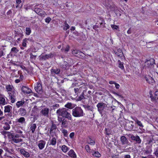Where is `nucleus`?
I'll return each instance as SVG.
<instances>
[{
	"label": "nucleus",
	"mask_w": 158,
	"mask_h": 158,
	"mask_svg": "<svg viewBox=\"0 0 158 158\" xmlns=\"http://www.w3.org/2000/svg\"><path fill=\"white\" fill-rule=\"evenodd\" d=\"M135 121L139 126L141 127H143V126L142 123L140 121L138 120L137 119H136L135 120Z\"/></svg>",
	"instance_id": "58836bf2"
},
{
	"label": "nucleus",
	"mask_w": 158,
	"mask_h": 158,
	"mask_svg": "<svg viewBox=\"0 0 158 158\" xmlns=\"http://www.w3.org/2000/svg\"><path fill=\"white\" fill-rule=\"evenodd\" d=\"M84 54L82 52L79 51L77 54L75 56L79 58L84 59L85 58L84 56Z\"/></svg>",
	"instance_id": "aec40b11"
},
{
	"label": "nucleus",
	"mask_w": 158,
	"mask_h": 158,
	"mask_svg": "<svg viewBox=\"0 0 158 158\" xmlns=\"http://www.w3.org/2000/svg\"><path fill=\"white\" fill-rule=\"evenodd\" d=\"M92 155L94 157H99L101 156V154L98 152H94L92 151L91 152Z\"/></svg>",
	"instance_id": "5701e85b"
},
{
	"label": "nucleus",
	"mask_w": 158,
	"mask_h": 158,
	"mask_svg": "<svg viewBox=\"0 0 158 158\" xmlns=\"http://www.w3.org/2000/svg\"><path fill=\"white\" fill-rule=\"evenodd\" d=\"M64 30H66L69 28V26L67 23L66 22H65L64 23Z\"/></svg>",
	"instance_id": "c03bdc74"
},
{
	"label": "nucleus",
	"mask_w": 158,
	"mask_h": 158,
	"mask_svg": "<svg viewBox=\"0 0 158 158\" xmlns=\"http://www.w3.org/2000/svg\"><path fill=\"white\" fill-rule=\"evenodd\" d=\"M36 128V124L35 123L31 124L30 127V129L32 133H34L35 129Z\"/></svg>",
	"instance_id": "cd10ccee"
},
{
	"label": "nucleus",
	"mask_w": 158,
	"mask_h": 158,
	"mask_svg": "<svg viewBox=\"0 0 158 158\" xmlns=\"http://www.w3.org/2000/svg\"><path fill=\"white\" fill-rule=\"evenodd\" d=\"M111 27L113 29H117L118 28L117 26L114 25H111Z\"/></svg>",
	"instance_id": "3c124183"
},
{
	"label": "nucleus",
	"mask_w": 158,
	"mask_h": 158,
	"mask_svg": "<svg viewBox=\"0 0 158 158\" xmlns=\"http://www.w3.org/2000/svg\"><path fill=\"white\" fill-rule=\"evenodd\" d=\"M68 155L70 157L73 158H76V155L74 151L73 150H71L68 152Z\"/></svg>",
	"instance_id": "a211bd4d"
},
{
	"label": "nucleus",
	"mask_w": 158,
	"mask_h": 158,
	"mask_svg": "<svg viewBox=\"0 0 158 158\" xmlns=\"http://www.w3.org/2000/svg\"><path fill=\"white\" fill-rule=\"evenodd\" d=\"M150 97L152 101L158 102V91H156L153 95L150 94Z\"/></svg>",
	"instance_id": "6e6552de"
},
{
	"label": "nucleus",
	"mask_w": 158,
	"mask_h": 158,
	"mask_svg": "<svg viewBox=\"0 0 158 158\" xmlns=\"http://www.w3.org/2000/svg\"><path fill=\"white\" fill-rule=\"evenodd\" d=\"M60 106V105L58 104H55L53 105L52 107L54 108H57Z\"/></svg>",
	"instance_id": "603ef678"
},
{
	"label": "nucleus",
	"mask_w": 158,
	"mask_h": 158,
	"mask_svg": "<svg viewBox=\"0 0 158 158\" xmlns=\"http://www.w3.org/2000/svg\"><path fill=\"white\" fill-rule=\"evenodd\" d=\"M145 78L147 82L149 84L153 85L155 83L154 80L151 77H146Z\"/></svg>",
	"instance_id": "4468645a"
},
{
	"label": "nucleus",
	"mask_w": 158,
	"mask_h": 158,
	"mask_svg": "<svg viewBox=\"0 0 158 158\" xmlns=\"http://www.w3.org/2000/svg\"><path fill=\"white\" fill-rule=\"evenodd\" d=\"M124 158H131V156L129 154H127L124 156Z\"/></svg>",
	"instance_id": "bf43d9fd"
},
{
	"label": "nucleus",
	"mask_w": 158,
	"mask_h": 158,
	"mask_svg": "<svg viewBox=\"0 0 158 158\" xmlns=\"http://www.w3.org/2000/svg\"><path fill=\"white\" fill-rule=\"evenodd\" d=\"M58 120L59 122L61 123L62 127H67L68 125L67 121L65 118L58 117Z\"/></svg>",
	"instance_id": "39448f33"
},
{
	"label": "nucleus",
	"mask_w": 158,
	"mask_h": 158,
	"mask_svg": "<svg viewBox=\"0 0 158 158\" xmlns=\"http://www.w3.org/2000/svg\"><path fill=\"white\" fill-rule=\"evenodd\" d=\"M74 136V132H72L70 133L69 135V137L71 138H73Z\"/></svg>",
	"instance_id": "6e6d98bb"
},
{
	"label": "nucleus",
	"mask_w": 158,
	"mask_h": 158,
	"mask_svg": "<svg viewBox=\"0 0 158 158\" xmlns=\"http://www.w3.org/2000/svg\"><path fill=\"white\" fill-rule=\"evenodd\" d=\"M86 108L87 110H92V108L89 105H88L86 106Z\"/></svg>",
	"instance_id": "13d9d810"
},
{
	"label": "nucleus",
	"mask_w": 158,
	"mask_h": 158,
	"mask_svg": "<svg viewBox=\"0 0 158 158\" xmlns=\"http://www.w3.org/2000/svg\"><path fill=\"white\" fill-rule=\"evenodd\" d=\"M145 151L146 154L148 155L151 153L152 152V150L150 146H147L146 150Z\"/></svg>",
	"instance_id": "c85d7f7f"
},
{
	"label": "nucleus",
	"mask_w": 158,
	"mask_h": 158,
	"mask_svg": "<svg viewBox=\"0 0 158 158\" xmlns=\"http://www.w3.org/2000/svg\"><path fill=\"white\" fill-rule=\"evenodd\" d=\"M154 63V60L152 58L149 60H147L145 62V67L148 68H151Z\"/></svg>",
	"instance_id": "7ed1b4c3"
},
{
	"label": "nucleus",
	"mask_w": 158,
	"mask_h": 158,
	"mask_svg": "<svg viewBox=\"0 0 158 158\" xmlns=\"http://www.w3.org/2000/svg\"><path fill=\"white\" fill-rule=\"evenodd\" d=\"M12 141L16 143L22 142L23 140L22 139L20 138H15L14 137H12Z\"/></svg>",
	"instance_id": "bb28decb"
},
{
	"label": "nucleus",
	"mask_w": 158,
	"mask_h": 158,
	"mask_svg": "<svg viewBox=\"0 0 158 158\" xmlns=\"http://www.w3.org/2000/svg\"><path fill=\"white\" fill-rule=\"evenodd\" d=\"M35 89L37 92H40L42 90V86L40 83H37L35 86Z\"/></svg>",
	"instance_id": "9b49d317"
},
{
	"label": "nucleus",
	"mask_w": 158,
	"mask_h": 158,
	"mask_svg": "<svg viewBox=\"0 0 158 158\" xmlns=\"http://www.w3.org/2000/svg\"><path fill=\"white\" fill-rule=\"evenodd\" d=\"M16 2L17 4H19L21 2V0H16Z\"/></svg>",
	"instance_id": "338daca9"
},
{
	"label": "nucleus",
	"mask_w": 158,
	"mask_h": 158,
	"mask_svg": "<svg viewBox=\"0 0 158 158\" xmlns=\"http://www.w3.org/2000/svg\"><path fill=\"white\" fill-rule=\"evenodd\" d=\"M106 106V104L103 102L98 103L97 105L98 111L100 113H102V111L105 109Z\"/></svg>",
	"instance_id": "423d86ee"
},
{
	"label": "nucleus",
	"mask_w": 158,
	"mask_h": 158,
	"mask_svg": "<svg viewBox=\"0 0 158 158\" xmlns=\"http://www.w3.org/2000/svg\"><path fill=\"white\" fill-rule=\"evenodd\" d=\"M127 33L128 34H131V28H130L127 31Z\"/></svg>",
	"instance_id": "69168bd1"
},
{
	"label": "nucleus",
	"mask_w": 158,
	"mask_h": 158,
	"mask_svg": "<svg viewBox=\"0 0 158 158\" xmlns=\"http://www.w3.org/2000/svg\"><path fill=\"white\" fill-rule=\"evenodd\" d=\"M84 92H82V94L78 98V101H81V100L84 99L85 98V97L84 96Z\"/></svg>",
	"instance_id": "37998d69"
},
{
	"label": "nucleus",
	"mask_w": 158,
	"mask_h": 158,
	"mask_svg": "<svg viewBox=\"0 0 158 158\" xmlns=\"http://www.w3.org/2000/svg\"><path fill=\"white\" fill-rule=\"evenodd\" d=\"M64 107L65 108L71 109L74 107L75 106L71 103L68 102L65 105Z\"/></svg>",
	"instance_id": "412c9836"
},
{
	"label": "nucleus",
	"mask_w": 158,
	"mask_h": 158,
	"mask_svg": "<svg viewBox=\"0 0 158 158\" xmlns=\"http://www.w3.org/2000/svg\"><path fill=\"white\" fill-rule=\"evenodd\" d=\"M11 136H12V137H15V138H18L20 137V135L17 134L15 135H12Z\"/></svg>",
	"instance_id": "5fc2aeb1"
},
{
	"label": "nucleus",
	"mask_w": 158,
	"mask_h": 158,
	"mask_svg": "<svg viewBox=\"0 0 158 158\" xmlns=\"http://www.w3.org/2000/svg\"><path fill=\"white\" fill-rule=\"evenodd\" d=\"M85 148L88 152H89L91 153V151L90 147L88 145H86L85 147Z\"/></svg>",
	"instance_id": "de8ad7c7"
},
{
	"label": "nucleus",
	"mask_w": 158,
	"mask_h": 158,
	"mask_svg": "<svg viewBox=\"0 0 158 158\" xmlns=\"http://www.w3.org/2000/svg\"><path fill=\"white\" fill-rule=\"evenodd\" d=\"M12 107L10 105H7L4 107V112L5 113H10V112Z\"/></svg>",
	"instance_id": "6ab92c4d"
},
{
	"label": "nucleus",
	"mask_w": 158,
	"mask_h": 158,
	"mask_svg": "<svg viewBox=\"0 0 158 158\" xmlns=\"http://www.w3.org/2000/svg\"><path fill=\"white\" fill-rule=\"evenodd\" d=\"M69 46H66V48H65V49L64 51L66 52H67L69 50Z\"/></svg>",
	"instance_id": "052dcab7"
},
{
	"label": "nucleus",
	"mask_w": 158,
	"mask_h": 158,
	"mask_svg": "<svg viewBox=\"0 0 158 158\" xmlns=\"http://www.w3.org/2000/svg\"><path fill=\"white\" fill-rule=\"evenodd\" d=\"M20 113L22 116L25 115L26 113V110L23 108H20Z\"/></svg>",
	"instance_id": "473e14b6"
},
{
	"label": "nucleus",
	"mask_w": 158,
	"mask_h": 158,
	"mask_svg": "<svg viewBox=\"0 0 158 158\" xmlns=\"http://www.w3.org/2000/svg\"><path fill=\"white\" fill-rule=\"evenodd\" d=\"M118 62L119 65V67L121 69H124V67L123 65V63L121 62L120 60H118Z\"/></svg>",
	"instance_id": "f704fd0d"
},
{
	"label": "nucleus",
	"mask_w": 158,
	"mask_h": 158,
	"mask_svg": "<svg viewBox=\"0 0 158 158\" xmlns=\"http://www.w3.org/2000/svg\"><path fill=\"white\" fill-rule=\"evenodd\" d=\"M78 51L79 50H74L72 51V53L74 56H76L77 54Z\"/></svg>",
	"instance_id": "09e8293b"
},
{
	"label": "nucleus",
	"mask_w": 158,
	"mask_h": 158,
	"mask_svg": "<svg viewBox=\"0 0 158 158\" xmlns=\"http://www.w3.org/2000/svg\"><path fill=\"white\" fill-rule=\"evenodd\" d=\"M31 32V29L29 27H26V34L27 35H29Z\"/></svg>",
	"instance_id": "4c0bfd02"
},
{
	"label": "nucleus",
	"mask_w": 158,
	"mask_h": 158,
	"mask_svg": "<svg viewBox=\"0 0 158 158\" xmlns=\"http://www.w3.org/2000/svg\"><path fill=\"white\" fill-rule=\"evenodd\" d=\"M51 19L50 17H48L45 19V21L47 23H49Z\"/></svg>",
	"instance_id": "8fccbe9b"
},
{
	"label": "nucleus",
	"mask_w": 158,
	"mask_h": 158,
	"mask_svg": "<svg viewBox=\"0 0 158 158\" xmlns=\"http://www.w3.org/2000/svg\"><path fill=\"white\" fill-rule=\"evenodd\" d=\"M62 132L64 136L67 137L68 135V133L67 131L65 129H63L61 131Z\"/></svg>",
	"instance_id": "79ce46f5"
},
{
	"label": "nucleus",
	"mask_w": 158,
	"mask_h": 158,
	"mask_svg": "<svg viewBox=\"0 0 158 158\" xmlns=\"http://www.w3.org/2000/svg\"><path fill=\"white\" fill-rule=\"evenodd\" d=\"M115 54L117 56L121 57L124 56L123 52L121 49L119 48L115 52Z\"/></svg>",
	"instance_id": "2eb2a0df"
},
{
	"label": "nucleus",
	"mask_w": 158,
	"mask_h": 158,
	"mask_svg": "<svg viewBox=\"0 0 158 158\" xmlns=\"http://www.w3.org/2000/svg\"><path fill=\"white\" fill-rule=\"evenodd\" d=\"M0 104L2 105H4L6 104V102L5 98L2 97V95H0Z\"/></svg>",
	"instance_id": "b1692460"
},
{
	"label": "nucleus",
	"mask_w": 158,
	"mask_h": 158,
	"mask_svg": "<svg viewBox=\"0 0 158 158\" xmlns=\"http://www.w3.org/2000/svg\"><path fill=\"white\" fill-rule=\"evenodd\" d=\"M24 103V101H18L16 103V106L17 107L19 108L20 106H22Z\"/></svg>",
	"instance_id": "c9c22d12"
},
{
	"label": "nucleus",
	"mask_w": 158,
	"mask_h": 158,
	"mask_svg": "<svg viewBox=\"0 0 158 158\" xmlns=\"http://www.w3.org/2000/svg\"><path fill=\"white\" fill-rule=\"evenodd\" d=\"M10 128V127L9 124L7 123H5L3 126L4 129L6 130H8Z\"/></svg>",
	"instance_id": "72a5a7b5"
},
{
	"label": "nucleus",
	"mask_w": 158,
	"mask_h": 158,
	"mask_svg": "<svg viewBox=\"0 0 158 158\" xmlns=\"http://www.w3.org/2000/svg\"><path fill=\"white\" fill-rule=\"evenodd\" d=\"M120 140L122 143V144L123 145L127 144L128 142V140L124 136H123L121 137Z\"/></svg>",
	"instance_id": "f3484780"
},
{
	"label": "nucleus",
	"mask_w": 158,
	"mask_h": 158,
	"mask_svg": "<svg viewBox=\"0 0 158 158\" xmlns=\"http://www.w3.org/2000/svg\"><path fill=\"white\" fill-rule=\"evenodd\" d=\"M115 85L116 88V89H119V87H120L119 85L118 84H117V83H115Z\"/></svg>",
	"instance_id": "e2e57ef3"
},
{
	"label": "nucleus",
	"mask_w": 158,
	"mask_h": 158,
	"mask_svg": "<svg viewBox=\"0 0 158 158\" xmlns=\"http://www.w3.org/2000/svg\"><path fill=\"white\" fill-rule=\"evenodd\" d=\"M9 94V98L11 100V102L12 103H14L15 100V97L16 95V93L14 91H12V92L10 93H8Z\"/></svg>",
	"instance_id": "0eeeda50"
},
{
	"label": "nucleus",
	"mask_w": 158,
	"mask_h": 158,
	"mask_svg": "<svg viewBox=\"0 0 158 158\" xmlns=\"http://www.w3.org/2000/svg\"><path fill=\"white\" fill-rule=\"evenodd\" d=\"M6 89L7 91H10L11 92L12 91H14V87L12 85H6Z\"/></svg>",
	"instance_id": "4be33fe9"
},
{
	"label": "nucleus",
	"mask_w": 158,
	"mask_h": 158,
	"mask_svg": "<svg viewBox=\"0 0 158 158\" xmlns=\"http://www.w3.org/2000/svg\"><path fill=\"white\" fill-rule=\"evenodd\" d=\"M49 109L48 108L45 107L42 109L40 112L41 115L47 118H48Z\"/></svg>",
	"instance_id": "20e7f679"
},
{
	"label": "nucleus",
	"mask_w": 158,
	"mask_h": 158,
	"mask_svg": "<svg viewBox=\"0 0 158 158\" xmlns=\"http://www.w3.org/2000/svg\"><path fill=\"white\" fill-rule=\"evenodd\" d=\"M87 143L88 144H90L91 145H94L95 144V142L94 140L92 139L91 138H89L87 139Z\"/></svg>",
	"instance_id": "7c9ffc66"
},
{
	"label": "nucleus",
	"mask_w": 158,
	"mask_h": 158,
	"mask_svg": "<svg viewBox=\"0 0 158 158\" xmlns=\"http://www.w3.org/2000/svg\"><path fill=\"white\" fill-rule=\"evenodd\" d=\"M61 150L64 153H66L69 150V148L65 145H63L61 147Z\"/></svg>",
	"instance_id": "c756f323"
},
{
	"label": "nucleus",
	"mask_w": 158,
	"mask_h": 158,
	"mask_svg": "<svg viewBox=\"0 0 158 158\" xmlns=\"http://www.w3.org/2000/svg\"><path fill=\"white\" fill-rule=\"evenodd\" d=\"M56 129V124L52 123L50 130V132L52 131L53 130Z\"/></svg>",
	"instance_id": "ea45409f"
},
{
	"label": "nucleus",
	"mask_w": 158,
	"mask_h": 158,
	"mask_svg": "<svg viewBox=\"0 0 158 158\" xmlns=\"http://www.w3.org/2000/svg\"><path fill=\"white\" fill-rule=\"evenodd\" d=\"M25 119L24 117H20L18 119V122L20 123H23L25 122Z\"/></svg>",
	"instance_id": "a18cd8bd"
},
{
	"label": "nucleus",
	"mask_w": 158,
	"mask_h": 158,
	"mask_svg": "<svg viewBox=\"0 0 158 158\" xmlns=\"http://www.w3.org/2000/svg\"><path fill=\"white\" fill-rule=\"evenodd\" d=\"M21 89L22 92L24 93L29 94L32 92L31 89L26 86H23Z\"/></svg>",
	"instance_id": "1a4fd4ad"
},
{
	"label": "nucleus",
	"mask_w": 158,
	"mask_h": 158,
	"mask_svg": "<svg viewBox=\"0 0 158 158\" xmlns=\"http://www.w3.org/2000/svg\"><path fill=\"white\" fill-rule=\"evenodd\" d=\"M19 50L16 47H13L11 49V52L16 53L19 52Z\"/></svg>",
	"instance_id": "e433bc0d"
},
{
	"label": "nucleus",
	"mask_w": 158,
	"mask_h": 158,
	"mask_svg": "<svg viewBox=\"0 0 158 158\" xmlns=\"http://www.w3.org/2000/svg\"><path fill=\"white\" fill-rule=\"evenodd\" d=\"M5 149L6 151H7L8 153H11L12 152H13V150L12 149H11L10 150H9L7 148H5Z\"/></svg>",
	"instance_id": "864d4df0"
},
{
	"label": "nucleus",
	"mask_w": 158,
	"mask_h": 158,
	"mask_svg": "<svg viewBox=\"0 0 158 158\" xmlns=\"http://www.w3.org/2000/svg\"><path fill=\"white\" fill-rule=\"evenodd\" d=\"M72 115L75 117H80L83 116V112L81 107H76L72 110Z\"/></svg>",
	"instance_id": "f03ea898"
},
{
	"label": "nucleus",
	"mask_w": 158,
	"mask_h": 158,
	"mask_svg": "<svg viewBox=\"0 0 158 158\" xmlns=\"http://www.w3.org/2000/svg\"><path fill=\"white\" fill-rule=\"evenodd\" d=\"M46 14L45 11L42 10L40 11L38 15L40 16L41 17H44Z\"/></svg>",
	"instance_id": "a19ab883"
},
{
	"label": "nucleus",
	"mask_w": 158,
	"mask_h": 158,
	"mask_svg": "<svg viewBox=\"0 0 158 158\" xmlns=\"http://www.w3.org/2000/svg\"><path fill=\"white\" fill-rule=\"evenodd\" d=\"M156 156L158 157V151H156L154 153Z\"/></svg>",
	"instance_id": "774afa93"
},
{
	"label": "nucleus",
	"mask_w": 158,
	"mask_h": 158,
	"mask_svg": "<svg viewBox=\"0 0 158 158\" xmlns=\"http://www.w3.org/2000/svg\"><path fill=\"white\" fill-rule=\"evenodd\" d=\"M4 56V53L3 51H0V58Z\"/></svg>",
	"instance_id": "4d7b16f0"
},
{
	"label": "nucleus",
	"mask_w": 158,
	"mask_h": 158,
	"mask_svg": "<svg viewBox=\"0 0 158 158\" xmlns=\"http://www.w3.org/2000/svg\"><path fill=\"white\" fill-rule=\"evenodd\" d=\"M51 71L52 74H53V73L58 74L60 72V70L58 69H51Z\"/></svg>",
	"instance_id": "a878e982"
},
{
	"label": "nucleus",
	"mask_w": 158,
	"mask_h": 158,
	"mask_svg": "<svg viewBox=\"0 0 158 158\" xmlns=\"http://www.w3.org/2000/svg\"><path fill=\"white\" fill-rule=\"evenodd\" d=\"M130 138L131 139L135 141L137 143L139 144L141 143V139H140L139 137L137 135L136 136H134L133 135H131Z\"/></svg>",
	"instance_id": "9d476101"
},
{
	"label": "nucleus",
	"mask_w": 158,
	"mask_h": 158,
	"mask_svg": "<svg viewBox=\"0 0 158 158\" xmlns=\"http://www.w3.org/2000/svg\"><path fill=\"white\" fill-rule=\"evenodd\" d=\"M82 87H80L79 88H75L74 89V91L76 94H78V93H80L81 91Z\"/></svg>",
	"instance_id": "2f4dec72"
},
{
	"label": "nucleus",
	"mask_w": 158,
	"mask_h": 158,
	"mask_svg": "<svg viewBox=\"0 0 158 158\" xmlns=\"http://www.w3.org/2000/svg\"><path fill=\"white\" fill-rule=\"evenodd\" d=\"M42 10L41 9H40V8H35V9H34V11L37 14H39V13L40 12V11H41V10Z\"/></svg>",
	"instance_id": "49530a36"
},
{
	"label": "nucleus",
	"mask_w": 158,
	"mask_h": 158,
	"mask_svg": "<svg viewBox=\"0 0 158 158\" xmlns=\"http://www.w3.org/2000/svg\"><path fill=\"white\" fill-rule=\"evenodd\" d=\"M20 153L26 157H29L30 154L29 152L23 149H21L20 150Z\"/></svg>",
	"instance_id": "f8f14e48"
},
{
	"label": "nucleus",
	"mask_w": 158,
	"mask_h": 158,
	"mask_svg": "<svg viewBox=\"0 0 158 158\" xmlns=\"http://www.w3.org/2000/svg\"><path fill=\"white\" fill-rule=\"evenodd\" d=\"M26 45L27 44L26 43V41L24 40V41L22 43V45L24 47H26Z\"/></svg>",
	"instance_id": "680f3d73"
},
{
	"label": "nucleus",
	"mask_w": 158,
	"mask_h": 158,
	"mask_svg": "<svg viewBox=\"0 0 158 158\" xmlns=\"http://www.w3.org/2000/svg\"><path fill=\"white\" fill-rule=\"evenodd\" d=\"M45 143V142L43 140L40 141L38 145L39 149L40 150L44 148Z\"/></svg>",
	"instance_id": "dca6fc26"
},
{
	"label": "nucleus",
	"mask_w": 158,
	"mask_h": 158,
	"mask_svg": "<svg viewBox=\"0 0 158 158\" xmlns=\"http://www.w3.org/2000/svg\"><path fill=\"white\" fill-rule=\"evenodd\" d=\"M53 56V55L51 53L49 54H46L41 56L40 59L41 60H45L50 58Z\"/></svg>",
	"instance_id": "ddd939ff"
},
{
	"label": "nucleus",
	"mask_w": 158,
	"mask_h": 158,
	"mask_svg": "<svg viewBox=\"0 0 158 158\" xmlns=\"http://www.w3.org/2000/svg\"><path fill=\"white\" fill-rule=\"evenodd\" d=\"M56 143V139L55 137H53L50 140V145H55Z\"/></svg>",
	"instance_id": "393cba45"
},
{
	"label": "nucleus",
	"mask_w": 158,
	"mask_h": 158,
	"mask_svg": "<svg viewBox=\"0 0 158 158\" xmlns=\"http://www.w3.org/2000/svg\"><path fill=\"white\" fill-rule=\"evenodd\" d=\"M68 110L65 108L59 109L57 110L56 113L58 117L60 116L65 118H67L69 120H72V116L67 111Z\"/></svg>",
	"instance_id": "f257e3e1"
},
{
	"label": "nucleus",
	"mask_w": 158,
	"mask_h": 158,
	"mask_svg": "<svg viewBox=\"0 0 158 158\" xmlns=\"http://www.w3.org/2000/svg\"><path fill=\"white\" fill-rule=\"evenodd\" d=\"M30 57L31 59H35L36 57V56L33 55L32 54H30Z\"/></svg>",
	"instance_id": "0e129e2a"
}]
</instances>
